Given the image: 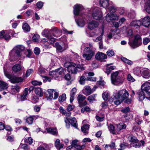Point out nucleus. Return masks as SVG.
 <instances>
[{
  "instance_id": "f257e3e1",
  "label": "nucleus",
  "mask_w": 150,
  "mask_h": 150,
  "mask_svg": "<svg viewBox=\"0 0 150 150\" xmlns=\"http://www.w3.org/2000/svg\"><path fill=\"white\" fill-rule=\"evenodd\" d=\"M141 88L142 89L138 91L137 93L139 100L140 101L143 100L145 97L148 98L146 97L144 92H145L146 94H147L148 96H150V83L145 82L142 85Z\"/></svg>"
},
{
  "instance_id": "f03ea898",
  "label": "nucleus",
  "mask_w": 150,
  "mask_h": 150,
  "mask_svg": "<svg viewBox=\"0 0 150 150\" xmlns=\"http://www.w3.org/2000/svg\"><path fill=\"white\" fill-rule=\"evenodd\" d=\"M112 83L115 85L119 86L122 84L124 81L123 76L118 71L113 72L111 76Z\"/></svg>"
},
{
  "instance_id": "7ed1b4c3",
  "label": "nucleus",
  "mask_w": 150,
  "mask_h": 150,
  "mask_svg": "<svg viewBox=\"0 0 150 150\" xmlns=\"http://www.w3.org/2000/svg\"><path fill=\"white\" fill-rule=\"evenodd\" d=\"M112 2H109V0H100L99 4L100 7L107 8L111 12L115 13L117 10V8L111 4Z\"/></svg>"
},
{
  "instance_id": "20e7f679",
  "label": "nucleus",
  "mask_w": 150,
  "mask_h": 150,
  "mask_svg": "<svg viewBox=\"0 0 150 150\" xmlns=\"http://www.w3.org/2000/svg\"><path fill=\"white\" fill-rule=\"evenodd\" d=\"M113 96H114L115 98L120 99L121 100L123 101L128 98L129 94L127 91L123 89L116 93H114Z\"/></svg>"
},
{
  "instance_id": "39448f33",
  "label": "nucleus",
  "mask_w": 150,
  "mask_h": 150,
  "mask_svg": "<svg viewBox=\"0 0 150 150\" xmlns=\"http://www.w3.org/2000/svg\"><path fill=\"white\" fill-rule=\"evenodd\" d=\"M66 70L62 67L55 70L54 71H51L49 72V75L54 79L61 76H63L65 74Z\"/></svg>"
},
{
  "instance_id": "423d86ee",
  "label": "nucleus",
  "mask_w": 150,
  "mask_h": 150,
  "mask_svg": "<svg viewBox=\"0 0 150 150\" xmlns=\"http://www.w3.org/2000/svg\"><path fill=\"white\" fill-rule=\"evenodd\" d=\"M83 57L84 59L87 60H90L94 55L95 53L94 51L91 49L89 47H86L83 50Z\"/></svg>"
},
{
  "instance_id": "0eeeda50",
  "label": "nucleus",
  "mask_w": 150,
  "mask_h": 150,
  "mask_svg": "<svg viewBox=\"0 0 150 150\" xmlns=\"http://www.w3.org/2000/svg\"><path fill=\"white\" fill-rule=\"evenodd\" d=\"M4 71L5 76L10 80L11 83H14L23 81V79L22 77H17L14 75L9 74L5 71V70Z\"/></svg>"
},
{
  "instance_id": "6e6552de",
  "label": "nucleus",
  "mask_w": 150,
  "mask_h": 150,
  "mask_svg": "<svg viewBox=\"0 0 150 150\" xmlns=\"http://www.w3.org/2000/svg\"><path fill=\"white\" fill-rule=\"evenodd\" d=\"M141 38H129L128 44L132 49L138 47L140 45Z\"/></svg>"
},
{
  "instance_id": "1a4fd4ad",
  "label": "nucleus",
  "mask_w": 150,
  "mask_h": 150,
  "mask_svg": "<svg viewBox=\"0 0 150 150\" xmlns=\"http://www.w3.org/2000/svg\"><path fill=\"white\" fill-rule=\"evenodd\" d=\"M65 67L67 68V70L69 73L72 74H76L78 72L76 69V64L74 63H66L64 64Z\"/></svg>"
},
{
  "instance_id": "9d476101",
  "label": "nucleus",
  "mask_w": 150,
  "mask_h": 150,
  "mask_svg": "<svg viewBox=\"0 0 150 150\" xmlns=\"http://www.w3.org/2000/svg\"><path fill=\"white\" fill-rule=\"evenodd\" d=\"M15 51L17 54L18 57H20L21 56V52H25V47L22 45H17L11 51V53L9 54V55L11 57H12L13 53V52Z\"/></svg>"
},
{
  "instance_id": "9b49d317",
  "label": "nucleus",
  "mask_w": 150,
  "mask_h": 150,
  "mask_svg": "<svg viewBox=\"0 0 150 150\" xmlns=\"http://www.w3.org/2000/svg\"><path fill=\"white\" fill-rule=\"evenodd\" d=\"M92 16L93 18L96 20H99L102 17V13L99 8L96 7L92 11Z\"/></svg>"
},
{
  "instance_id": "f8f14e48",
  "label": "nucleus",
  "mask_w": 150,
  "mask_h": 150,
  "mask_svg": "<svg viewBox=\"0 0 150 150\" xmlns=\"http://www.w3.org/2000/svg\"><path fill=\"white\" fill-rule=\"evenodd\" d=\"M106 19L108 21L110 22L112 21L118 20L119 18V16L116 13H109L106 16Z\"/></svg>"
},
{
  "instance_id": "ddd939ff",
  "label": "nucleus",
  "mask_w": 150,
  "mask_h": 150,
  "mask_svg": "<svg viewBox=\"0 0 150 150\" xmlns=\"http://www.w3.org/2000/svg\"><path fill=\"white\" fill-rule=\"evenodd\" d=\"M84 10L83 6L81 4H76L74 7V13L75 16L80 15L81 11Z\"/></svg>"
},
{
  "instance_id": "4468645a",
  "label": "nucleus",
  "mask_w": 150,
  "mask_h": 150,
  "mask_svg": "<svg viewBox=\"0 0 150 150\" xmlns=\"http://www.w3.org/2000/svg\"><path fill=\"white\" fill-rule=\"evenodd\" d=\"M77 25L81 27H82L85 25L86 22H87L86 19L83 16H81L78 19H75Z\"/></svg>"
},
{
  "instance_id": "2eb2a0df",
  "label": "nucleus",
  "mask_w": 150,
  "mask_h": 150,
  "mask_svg": "<svg viewBox=\"0 0 150 150\" xmlns=\"http://www.w3.org/2000/svg\"><path fill=\"white\" fill-rule=\"evenodd\" d=\"M95 58L100 62L104 61L107 58V56L103 52H98L96 54Z\"/></svg>"
},
{
  "instance_id": "dca6fc26",
  "label": "nucleus",
  "mask_w": 150,
  "mask_h": 150,
  "mask_svg": "<svg viewBox=\"0 0 150 150\" xmlns=\"http://www.w3.org/2000/svg\"><path fill=\"white\" fill-rule=\"evenodd\" d=\"M99 23L95 21H92L88 23V28L89 29L92 30L98 27Z\"/></svg>"
},
{
  "instance_id": "f3484780",
  "label": "nucleus",
  "mask_w": 150,
  "mask_h": 150,
  "mask_svg": "<svg viewBox=\"0 0 150 150\" xmlns=\"http://www.w3.org/2000/svg\"><path fill=\"white\" fill-rule=\"evenodd\" d=\"M144 26L149 27L150 25V18L148 16H146L142 20L141 24Z\"/></svg>"
},
{
  "instance_id": "a211bd4d",
  "label": "nucleus",
  "mask_w": 150,
  "mask_h": 150,
  "mask_svg": "<svg viewBox=\"0 0 150 150\" xmlns=\"http://www.w3.org/2000/svg\"><path fill=\"white\" fill-rule=\"evenodd\" d=\"M142 3H145L144 9L148 13H150V0H142Z\"/></svg>"
},
{
  "instance_id": "6ab92c4d",
  "label": "nucleus",
  "mask_w": 150,
  "mask_h": 150,
  "mask_svg": "<svg viewBox=\"0 0 150 150\" xmlns=\"http://www.w3.org/2000/svg\"><path fill=\"white\" fill-rule=\"evenodd\" d=\"M83 92L84 95L88 96L91 94L93 92V91L89 86H87L84 87Z\"/></svg>"
},
{
  "instance_id": "aec40b11",
  "label": "nucleus",
  "mask_w": 150,
  "mask_h": 150,
  "mask_svg": "<svg viewBox=\"0 0 150 150\" xmlns=\"http://www.w3.org/2000/svg\"><path fill=\"white\" fill-rule=\"evenodd\" d=\"M51 32L52 33V37L54 36L58 38L60 37L62 34L61 31L57 28H54Z\"/></svg>"
},
{
  "instance_id": "412c9836",
  "label": "nucleus",
  "mask_w": 150,
  "mask_h": 150,
  "mask_svg": "<svg viewBox=\"0 0 150 150\" xmlns=\"http://www.w3.org/2000/svg\"><path fill=\"white\" fill-rule=\"evenodd\" d=\"M51 31L48 29H44L42 32V34L43 37L47 38H52L51 34Z\"/></svg>"
},
{
  "instance_id": "4be33fe9",
  "label": "nucleus",
  "mask_w": 150,
  "mask_h": 150,
  "mask_svg": "<svg viewBox=\"0 0 150 150\" xmlns=\"http://www.w3.org/2000/svg\"><path fill=\"white\" fill-rule=\"evenodd\" d=\"M143 76L145 78H149L150 76V71L148 69H144L142 71Z\"/></svg>"
},
{
  "instance_id": "5701e85b",
  "label": "nucleus",
  "mask_w": 150,
  "mask_h": 150,
  "mask_svg": "<svg viewBox=\"0 0 150 150\" xmlns=\"http://www.w3.org/2000/svg\"><path fill=\"white\" fill-rule=\"evenodd\" d=\"M37 150H50L49 146L47 144L42 143L37 148Z\"/></svg>"
},
{
  "instance_id": "b1692460",
  "label": "nucleus",
  "mask_w": 150,
  "mask_h": 150,
  "mask_svg": "<svg viewBox=\"0 0 150 150\" xmlns=\"http://www.w3.org/2000/svg\"><path fill=\"white\" fill-rule=\"evenodd\" d=\"M144 143L145 142L144 141L141 140L140 141H139L138 140L137 141L133 143L132 144V145L133 147L137 148L140 147L141 146V144L143 146H144Z\"/></svg>"
},
{
  "instance_id": "393cba45",
  "label": "nucleus",
  "mask_w": 150,
  "mask_h": 150,
  "mask_svg": "<svg viewBox=\"0 0 150 150\" xmlns=\"http://www.w3.org/2000/svg\"><path fill=\"white\" fill-rule=\"evenodd\" d=\"M112 97L110 99L109 101L110 102H113L116 105H118L120 104V103L122 101L120 99L117 98H115V96H114V98H112Z\"/></svg>"
},
{
  "instance_id": "a878e982",
  "label": "nucleus",
  "mask_w": 150,
  "mask_h": 150,
  "mask_svg": "<svg viewBox=\"0 0 150 150\" xmlns=\"http://www.w3.org/2000/svg\"><path fill=\"white\" fill-rule=\"evenodd\" d=\"M28 88H26L23 91V94L21 95V100L24 101L26 99L27 96L28 95Z\"/></svg>"
},
{
  "instance_id": "bb28decb",
  "label": "nucleus",
  "mask_w": 150,
  "mask_h": 150,
  "mask_svg": "<svg viewBox=\"0 0 150 150\" xmlns=\"http://www.w3.org/2000/svg\"><path fill=\"white\" fill-rule=\"evenodd\" d=\"M126 125L123 123H120L117 125V133L122 129H125L126 128Z\"/></svg>"
},
{
  "instance_id": "cd10ccee",
  "label": "nucleus",
  "mask_w": 150,
  "mask_h": 150,
  "mask_svg": "<svg viewBox=\"0 0 150 150\" xmlns=\"http://www.w3.org/2000/svg\"><path fill=\"white\" fill-rule=\"evenodd\" d=\"M8 87L7 83L3 81H0V91L7 89Z\"/></svg>"
},
{
  "instance_id": "c85d7f7f",
  "label": "nucleus",
  "mask_w": 150,
  "mask_h": 150,
  "mask_svg": "<svg viewBox=\"0 0 150 150\" xmlns=\"http://www.w3.org/2000/svg\"><path fill=\"white\" fill-rule=\"evenodd\" d=\"M108 129L110 132L113 134H115L117 133L116 129H115L114 126L111 124H110L108 126Z\"/></svg>"
},
{
  "instance_id": "c756f323",
  "label": "nucleus",
  "mask_w": 150,
  "mask_h": 150,
  "mask_svg": "<svg viewBox=\"0 0 150 150\" xmlns=\"http://www.w3.org/2000/svg\"><path fill=\"white\" fill-rule=\"evenodd\" d=\"M127 36H132L134 37V38H140L141 36L139 34H134L133 33L132 30H129L127 32Z\"/></svg>"
},
{
  "instance_id": "7c9ffc66",
  "label": "nucleus",
  "mask_w": 150,
  "mask_h": 150,
  "mask_svg": "<svg viewBox=\"0 0 150 150\" xmlns=\"http://www.w3.org/2000/svg\"><path fill=\"white\" fill-rule=\"evenodd\" d=\"M21 69V66L18 64H16L12 67V70L15 72H19Z\"/></svg>"
},
{
  "instance_id": "2f4dec72",
  "label": "nucleus",
  "mask_w": 150,
  "mask_h": 150,
  "mask_svg": "<svg viewBox=\"0 0 150 150\" xmlns=\"http://www.w3.org/2000/svg\"><path fill=\"white\" fill-rule=\"evenodd\" d=\"M77 122L75 117H73L70 119V124L76 128H77L78 124L77 123Z\"/></svg>"
},
{
  "instance_id": "473e14b6",
  "label": "nucleus",
  "mask_w": 150,
  "mask_h": 150,
  "mask_svg": "<svg viewBox=\"0 0 150 150\" xmlns=\"http://www.w3.org/2000/svg\"><path fill=\"white\" fill-rule=\"evenodd\" d=\"M141 24V22L140 20L133 21L131 23V25L132 26L136 27L137 28L139 27Z\"/></svg>"
},
{
  "instance_id": "72a5a7b5",
  "label": "nucleus",
  "mask_w": 150,
  "mask_h": 150,
  "mask_svg": "<svg viewBox=\"0 0 150 150\" xmlns=\"http://www.w3.org/2000/svg\"><path fill=\"white\" fill-rule=\"evenodd\" d=\"M46 130L47 132L54 135L57 134V130L56 128L53 127H49L46 128Z\"/></svg>"
},
{
  "instance_id": "f704fd0d",
  "label": "nucleus",
  "mask_w": 150,
  "mask_h": 150,
  "mask_svg": "<svg viewBox=\"0 0 150 150\" xmlns=\"http://www.w3.org/2000/svg\"><path fill=\"white\" fill-rule=\"evenodd\" d=\"M89 125L88 124H85L83 125L81 127L82 131L85 134L88 132V131L89 128Z\"/></svg>"
},
{
  "instance_id": "c9c22d12",
  "label": "nucleus",
  "mask_w": 150,
  "mask_h": 150,
  "mask_svg": "<svg viewBox=\"0 0 150 150\" xmlns=\"http://www.w3.org/2000/svg\"><path fill=\"white\" fill-rule=\"evenodd\" d=\"M35 92L36 94L40 97H41L43 96V91L41 88H36L35 90Z\"/></svg>"
},
{
  "instance_id": "e433bc0d",
  "label": "nucleus",
  "mask_w": 150,
  "mask_h": 150,
  "mask_svg": "<svg viewBox=\"0 0 150 150\" xmlns=\"http://www.w3.org/2000/svg\"><path fill=\"white\" fill-rule=\"evenodd\" d=\"M86 98L85 96L82 95H79L77 97V100L79 103V105H81V103L83 101V100Z\"/></svg>"
},
{
  "instance_id": "4c0bfd02",
  "label": "nucleus",
  "mask_w": 150,
  "mask_h": 150,
  "mask_svg": "<svg viewBox=\"0 0 150 150\" xmlns=\"http://www.w3.org/2000/svg\"><path fill=\"white\" fill-rule=\"evenodd\" d=\"M23 29L25 32H28L30 31V27L27 23H24L22 26Z\"/></svg>"
},
{
  "instance_id": "58836bf2",
  "label": "nucleus",
  "mask_w": 150,
  "mask_h": 150,
  "mask_svg": "<svg viewBox=\"0 0 150 150\" xmlns=\"http://www.w3.org/2000/svg\"><path fill=\"white\" fill-rule=\"evenodd\" d=\"M35 117V116H30L28 117L26 120V122L29 125H31L33 123V121L34 119V118Z\"/></svg>"
},
{
  "instance_id": "ea45409f",
  "label": "nucleus",
  "mask_w": 150,
  "mask_h": 150,
  "mask_svg": "<svg viewBox=\"0 0 150 150\" xmlns=\"http://www.w3.org/2000/svg\"><path fill=\"white\" fill-rule=\"evenodd\" d=\"M121 59L123 61L129 65H132L133 63L132 61L127 59L124 57H121Z\"/></svg>"
},
{
  "instance_id": "a19ab883",
  "label": "nucleus",
  "mask_w": 150,
  "mask_h": 150,
  "mask_svg": "<svg viewBox=\"0 0 150 150\" xmlns=\"http://www.w3.org/2000/svg\"><path fill=\"white\" fill-rule=\"evenodd\" d=\"M76 69H78V72H80L81 71L84 70L85 69V68L83 66V65L82 64H76Z\"/></svg>"
},
{
  "instance_id": "79ce46f5",
  "label": "nucleus",
  "mask_w": 150,
  "mask_h": 150,
  "mask_svg": "<svg viewBox=\"0 0 150 150\" xmlns=\"http://www.w3.org/2000/svg\"><path fill=\"white\" fill-rule=\"evenodd\" d=\"M8 35L6 30H3L0 32V38H6Z\"/></svg>"
},
{
  "instance_id": "37998d69",
  "label": "nucleus",
  "mask_w": 150,
  "mask_h": 150,
  "mask_svg": "<svg viewBox=\"0 0 150 150\" xmlns=\"http://www.w3.org/2000/svg\"><path fill=\"white\" fill-rule=\"evenodd\" d=\"M95 98L96 97L95 95L93 94L88 96L87 98V99L90 102L92 103L93 101H95L96 100Z\"/></svg>"
},
{
  "instance_id": "c03bdc74",
  "label": "nucleus",
  "mask_w": 150,
  "mask_h": 150,
  "mask_svg": "<svg viewBox=\"0 0 150 150\" xmlns=\"http://www.w3.org/2000/svg\"><path fill=\"white\" fill-rule=\"evenodd\" d=\"M66 99V95L64 93L62 95L60 96L59 98V102H62L65 100Z\"/></svg>"
},
{
  "instance_id": "a18cd8bd",
  "label": "nucleus",
  "mask_w": 150,
  "mask_h": 150,
  "mask_svg": "<svg viewBox=\"0 0 150 150\" xmlns=\"http://www.w3.org/2000/svg\"><path fill=\"white\" fill-rule=\"evenodd\" d=\"M134 74L137 76H140L142 74V71L140 69L138 68H135L134 71Z\"/></svg>"
},
{
  "instance_id": "49530a36",
  "label": "nucleus",
  "mask_w": 150,
  "mask_h": 150,
  "mask_svg": "<svg viewBox=\"0 0 150 150\" xmlns=\"http://www.w3.org/2000/svg\"><path fill=\"white\" fill-rule=\"evenodd\" d=\"M127 79L128 81L131 82H133L135 81V79L130 74H129L127 75Z\"/></svg>"
},
{
  "instance_id": "de8ad7c7",
  "label": "nucleus",
  "mask_w": 150,
  "mask_h": 150,
  "mask_svg": "<svg viewBox=\"0 0 150 150\" xmlns=\"http://www.w3.org/2000/svg\"><path fill=\"white\" fill-rule=\"evenodd\" d=\"M20 87L17 85L12 86V91L14 92H15L16 91L18 92L20 91Z\"/></svg>"
},
{
  "instance_id": "09e8293b",
  "label": "nucleus",
  "mask_w": 150,
  "mask_h": 150,
  "mask_svg": "<svg viewBox=\"0 0 150 150\" xmlns=\"http://www.w3.org/2000/svg\"><path fill=\"white\" fill-rule=\"evenodd\" d=\"M72 53L73 54V55L74 57L76 59L78 62H82V59H81V57L78 54L74 52H72Z\"/></svg>"
},
{
  "instance_id": "8fccbe9b",
  "label": "nucleus",
  "mask_w": 150,
  "mask_h": 150,
  "mask_svg": "<svg viewBox=\"0 0 150 150\" xmlns=\"http://www.w3.org/2000/svg\"><path fill=\"white\" fill-rule=\"evenodd\" d=\"M110 96V94L107 92H105L102 94V97L105 100H107Z\"/></svg>"
},
{
  "instance_id": "3c124183",
  "label": "nucleus",
  "mask_w": 150,
  "mask_h": 150,
  "mask_svg": "<svg viewBox=\"0 0 150 150\" xmlns=\"http://www.w3.org/2000/svg\"><path fill=\"white\" fill-rule=\"evenodd\" d=\"M25 142L30 144L33 143V140L31 137H30L28 138H25Z\"/></svg>"
},
{
  "instance_id": "603ef678",
  "label": "nucleus",
  "mask_w": 150,
  "mask_h": 150,
  "mask_svg": "<svg viewBox=\"0 0 150 150\" xmlns=\"http://www.w3.org/2000/svg\"><path fill=\"white\" fill-rule=\"evenodd\" d=\"M86 79V78L84 76H81L79 81L81 85L84 84L85 83L84 81Z\"/></svg>"
},
{
  "instance_id": "864d4df0",
  "label": "nucleus",
  "mask_w": 150,
  "mask_h": 150,
  "mask_svg": "<svg viewBox=\"0 0 150 150\" xmlns=\"http://www.w3.org/2000/svg\"><path fill=\"white\" fill-rule=\"evenodd\" d=\"M31 83L35 86H40L42 84V83L40 81H38L36 80H33L32 81Z\"/></svg>"
},
{
  "instance_id": "5fc2aeb1",
  "label": "nucleus",
  "mask_w": 150,
  "mask_h": 150,
  "mask_svg": "<svg viewBox=\"0 0 150 150\" xmlns=\"http://www.w3.org/2000/svg\"><path fill=\"white\" fill-rule=\"evenodd\" d=\"M106 54L108 56L111 57L114 55L115 53L112 50H108Z\"/></svg>"
},
{
  "instance_id": "6e6d98bb",
  "label": "nucleus",
  "mask_w": 150,
  "mask_h": 150,
  "mask_svg": "<svg viewBox=\"0 0 150 150\" xmlns=\"http://www.w3.org/2000/svg\"><path fill=\"white\" fill-rule=\"evenodd\" d=\"M45 72V70L42 68H40L38 69V73L41 76H42L41 74H44Z\"/></svg>"
},
{
  "instance_id": "4d7b16f0",
  "label": "nucleus",
  "mask_w": 150,
  "mask_h": 150,
  "mask_svg": "<svg viewBox=\"0 0 150 150\" xmlns=\"http://www.w3.org/2000/svg\"><path fill=\"white\" fill-rule=\"evenodd\" d=\"M110 66V64H107L106 65L107 67L106 69L105 72L108 75L111 72L112 70L109 68L108 66Z\"/></svg>"
},
{
  "instance_id": "13d9d810",
  "label": "nucleus",
  "mask_w": 150,
  "mask_h": 150,
  "mask_svg": "<svg viewBox=\"0 0 150 150\" xmlns=\"http://www.w3.org/2000/svg\"><path fill=\"white\" fill-rule=\"evenodd\" d=\"M55 46L56 47L57 49L59 51H61L62 50V47L61 46L59 45V43L58 42H56L55 43Z\"/></svg>"
},
{
  "instance_id": "bf43d9fd",
  "label": "nucleus",
  "mask_w": 150,
  "mask_h": 150,
  "mask_svg": "<svg viewBox=\"0 0 150 150\" xmlns=\"http://www.w3.org/2000/svg\"><path fill=\"white\" fill-rule=\"evenodd\" d=\"M48 92L50 93L49 96V98L50 99H52L53 98V90H52L50 89L48 91Z\"/></svg>"
},
{
  "instance_id": "052dcab7",
  "label": "nucleus",
  "mask_w": 150,
  "mask_h": 150,
  "mask_svg": "<svg viewBox=\"0 0 150 150\" xmlns=\"http://www.w3.org/2000/svg\"><path fill=\"white\" fill-rule=\"evenodd\" d=\"M78 142V140H75L72 141L71 144V146L72 147H74L76 149V146H79V145H77L76 144Z\"/></svg>"
},
{
  "instance_id": "680f3d73",
  "label": "nucleus",
  "mask_w": 150,
  "mask_h": 150,
  "mask_svg": "<svg viewBox=\"0 0 150 150\" xmlns=\"http://www.w3.org/2000/svg\"><path fill=\"white\" fill-rule=\"evenodd\" d=\"M33 70L32 69H28L27 70L25 76L26 77L28 76L30 74L33 72Z\"/></svg>"
},
{
  "instance_id": "e2e57ef3",
  "label": "nucleus",
  "mask_w": 150,
  "mask_h": 150,
  "mask_svg": "<svg viewBox=\"0 0 150 150\" xmlns=\"http://www.w3.org/2000/svg\"><path fill=\"white\" fill-rule=\"evenodd\" d=\"M70 119L68 118H66L65 119V122L66 123V126L67 128H69L70 126Z\"/></svg>"
},
{
  "instance_id": "0e129e2a",
  "label": "nucleus",
  "mask_w": 150,
  "mask_h": 150,
  "mask_svg": "<svg viewBox=\"0 0 150 150\" xmlns=\"http://www.w3.org/2000/svg\"><path fill=\"white\" fill-rule=\"evenodd\" d=\"M34 52L35 54L38 55L40 53V50L39 48L36 47L34 50Z\"/></svg>"
},
{
  "instance_id": "69168bd1",
  "label": "nucleus",
  "mask_w": 150,
  "mask_h": 150,
  "mask_svg": "<svg viewBox=\"0 0 150 150\" xmlns=\"http://www.w3.org/2000/svg\"><path fill=\"white\" fill-rule=\"evenodd\" d=\"M40 107L38 105H35L34 107V110L35 112H38L40 110Z\"/></svg>"
},
{
  "instance_id": "338daca9",
  "label": "nucleus",
  "mask_w": 150,
  "mask_h": 150,
  "mask_svg": "<svg viewBox=\"0 0 150 150\" xmlns=\"http://www.w3.org/2000/svg\"><path fill=\"white\" fill-rule=\"evenodd\" d=\"M138 141V140L137 139V138L134 136L131 137L129 140L130 142H133V143L135 142Z\"/></svg>"
},
{
  "instance_id": "774afa93",
  "label": "nucleus",
  "mask_w": 150,
  "mask_h": 150,
  "mask_svg": "<svg viewBox=\"0 0 150 150\" xmlns=\"http://www.w3.org/2000/svg\"><path fill=\"white\" fill-rule=\"evenodd\" d=\"M43 4V3L42 2L39 1L37 3L36 6L38 8H41L42 7Z\"/></svg>"
}]
</instances>
